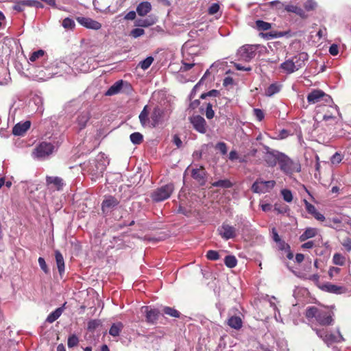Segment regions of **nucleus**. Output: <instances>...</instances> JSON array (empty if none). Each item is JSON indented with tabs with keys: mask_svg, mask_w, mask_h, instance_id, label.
Wrapping results in <instances>:
<instances>
[{
	"mask_svg": "<svg viewBox=\"0 0 351 351\" xmlns=\"http://www.w3.org/2000/svg\"><path fill=\"white\" fill-rule=\"evenodd\" d=\"M305 315L307 319L315 318L316 321L322 326H329L332 324L334 314L328 309L309 306L306 310Z\"/></svg>",
	"mask_w": 351,
	"mask_h": 351,
	"instance_id": "obj_1",
	"label": "nucleus"
},
{
	"mask_svg": "<svg viewBox=\"0 0 351 351\" xmlns=\"http://www.w3.org/2000/svg\"><path fill=\"white\" fill-rule=\"evenodd\" d=\"M278 164L280 170L287 175H291L295 172H300L301 170L299 162L293 161L283 153L280 155Z\"/></svg>",
	"mask_w": 351,
	"mask_h": 351,
	"instance_id": "obj_2",
	"label": "nucleus"
},
{
	"mask_svg": "<svg viewBox=\"0 0 351 351\" xmlns=\"http://www.w3.org/2000/svg\"><path fill=\"white\" fill-rule=\"evenodd\" d=\"M174 190L173 184H167L156 189L151 195L154 202H158L168 199Z\"/></svg>",
	"mask_w": 351,
	"mask_h": 351,
	"instance_id": "obj_3",
	"label": "nucleus"
},
{
	"mask_svg": "<svg viewBox=\"0 0 351 351\" xmlns=\"http://www.w3.org/2000/svg\"><path fill=\"white\" fill-rule=\"evenodd\" d=\"M317 335L321 338L328 346H330L334 343H339L344 341V338L341 335L339 330L338 335L328 334L325 329H313Z\"/></svg>",
	"mask_w": 351,
	"mask_h": 351,
	"instance_id": "obj_4",
	"label": "nucleus"
},
{
	"mask_svg": "<svg viewBox=\"0 0 351 351\" xmlns=\"http://www.w3.org/2000/svg\"><path fill=\"white\" fill-rule=\"evenodd\" d=\"M307 101L309 104H316L320 101H324L328 104L332 103L331 97L319 89L313 90L307 95Z\"/></svg>",
	"mask_w": 351,
	"mask_h": 351,
	"instance_id": "obj_5",
	"label": "nucleus"
},
{
	"mask_svg": "<svg viewBox=\"0 0 351 351\" xmlns=\"http://www.w3.org/2000/svg\"><path fill=\"white\" fill-rule=\"evenodd\" d=\"M257 46L245 45L240 47L237 51V56L240 60L250 62L256 56Z\"/></svg>",
	"mask_w": 351,
	"mask_h": 351,
	"instance_id": "obj_6",
	"label": "nucleus"
},
{
	"mask_svg": "<svg viewBox=\"0 0 351 351\" xmlns=\"http://www.w3.org/2000/svg\"><path fill=\"white\" fill-rule=\"evenodd\" d=\"M276 182L274 180L263 181L257 179L252 186V191L256 193H265L274 188Z\"/></svg>",
	"mask_w": 351,
	"mask_h": 351,
	"instance_id": "obj_7",
	"label": "nucleus"
},
{
	"mask_svg": "<svg viewBox=\"0 0 351 351\" xmlns=\"http://www.w3.org/2000/svg\"><path fill=\"white\" fill-rule=\"evenodd\" d=\"M53 148L54 147L51 143L43 142L36 147L33 154L37 158H44L52 154Z\"/></svg>",
	"mask_w": 351,
	"mask_h": 351,
	"instance_id": "obj_8",
	"label": "nucleus"
},
{
	"mask_svg": "<svg viewBox=\"0 0 351 351\" xmlns=\"http://www.w3.org/2000/svg\"><path fill=\"white\" fill-rule=\"evenodd\" d=\"M217 232L221 238L225 240L234 239L237 236V228L226 223H223L222 225L218 228Z\"/></svg>",
	"mask_w": 351,
	"mask_h": 351,
	"instance_id": "obj_9",
	"label": "nucleus"
},
{
	"mask_svg": "<svg viewBox=\"0 0 351 351\" xmlns=\"http://www.w3.org/2000/svg\"><path fill=\"white\" fill-rule=\"evenodd\" d=\"M240 312L237 308H233L229 311V318L228 319V325L235 330H239L243 326V321L239 316Z\"/></svg>",
	"mask_w": 351,
	"mask_h": 351,
	"instance_id": "obj_10",
	"label": "nucleus"
},
{
	"mask_svg": "<svg viewBox=\"0 0 351 351\" xmlns=\"http://www.w3.org/2000/svg\"><path fill=\"white\" fill-rule=\"evenodd\" d=\"M165 119V111L159 106L154 108L151 113V127L155 128L161 124Z\"/></svg>",
	"mask_w": 351,
	"mask_h": 351,
	"instance_id": "obj_11",
	"label": "nucleus"
},
{
	"mask_svg": "<svg viewBox=\"0 0 351 351\" xmlns=\"http://www.w3.org/2000/svg\"><path fill=\"white\" fill-rule=\"evenodd\" d=\"M119 204V200L114 196H106L101 204L102 212L105 214L110 213Z\"/></svg>",
	"mask_w": 351,
	"mask_h": 351,
	"instance_id": "obj_12",
	"label": "nucleus"
},
{
	"mask_svg": "<svg viewBox=\"0 0 351 351\" xmlns=\"http://www.w3.org/2000/svg\"><path fill=\"white\" fill-rule=\"evenodd\" d=\"M141 312L145 314L146 322L154 324L158 320L160 312L156 308H153L148 306H144L141 308Z\"/></svg>",
	"mask_w": 351,
	"mask_h": 351,
	"instance_id": "obj_13",
	"label": "nucleus"
},
{
	"mask_svg": "<svg viewBox=\"0 0 351 351\" xmlns=\"http://www.w3.org/2000/svg\"><path fill=\"white\" fill-rule=\"evenodd\" d=\"M54 66H56L55 69H60V71H53L51 73H49V76L46 77V78L41 76L39 77V80H45L46 79H49L53 76H62L64 73H68L71 70L70 66L64 62H60L57 63L56 65L52 66V70L54 69Z\"/></svg>",
	"mask_w": 351,
	"mask_h": 351,
	"instance_id": "obj_14",
	"label": "nucleus"
},
{
	"mask_svg": "<svg viewBox=\"0 0 351 351\" xmlns=\"http://www.w3.org/2000/svg\"><path fill=\"white\" fill-rule=\"evenodd\" d=\"M282 154L278 151L270 150L267 147L264 160L269 167H274L279 162L280 155H282Z\"/></svg>",
	"mask_w": 351,
	"mask_h": 351,
	"instance_id": "obj_15",
	"label": "nucleus"
},
{
	"mask_svg": "<svg viewBox=\"0 0 351 351\" xmlns=\"http://www.w3.org/2000/svg\"><path fill=\"white\" fill-rule=\"evenodd\" d=\"M190 122L194 129L199 133L204 134L206 132V122L202 117L199 115L193 116L190 118Z\"/></svg>",
	"mask_w": 351,
	"mask_h": 351,
	"instance_id": "obj_16",
	"label": "nucleus"
},
{
	"mask_svg": "<svg viewBox=\"0 0 351 351\" xmlns=\"http://www.w3.org/2000/svg\"><path fill=\"white\" fill-rule=\"evenodd\" d=\"M76 20L81 25L88 29L98 30L101 27L100 23L88 17L78 16Z\"/></svg>",
	"mask_w": 351,
	"mask_h": 351,
	"instance_id": "obj_17",
	"label": "nucleus"
},
{
	"mask_svg": "<svg viewBox=\"0 0 351 351\" xmlns=\"http://www.w3.org/2000/svg\"><path fill=\"white\" fill-rule=\"evenodd\" d=\"M321 289L326 292L334 294H343L347 292V289L343 286H339L330 282H326L321 287Z\"/></svg>",
	"mask_w": 351,
	"mask_h": 351,
	"instance_id": "obj_18",
	"label": "nucleus"
},
{
	"mask_svg": "<svg viewBox=\"0 0 351 351\" xmlns=\"http://www.w3.org/2000/svg\"><path fill=\"white\" fill-rule=\"evenodd\" d=\"M191 176L201 186L206 183V172L203 167L199 168L193 169L191 170Z\"/></svg>",
	"mask_w": 351,
	"mask_h": 351,
	"instance_id": "obj_19",
	"label": "nucleus"
},
{
	"mask_svg": "<svg viewBox=\"0 0 351 351\" xmlns=\"http://www.w3.org/2000/svg\"><path fill=\"white\" fill-rule=\"evenodd\" d=\"M31 122L26 121L16 124L12 129V134L15 136L23 135L30 128Z\"/></svg>",
	"mask_w": 351,
	"mask_h": 351,
	"instance_id": "obj_20",
	"label": "nucleus"
},
{
	"mask_svg": "<svg viewBox=\"0 0 351 351\" xmlns=\"http://www.w3.org/2000/svg\"><path fill=\"white\" fill-rule=\"evenodd\" d=\"M123 84H125L127 86H130L127 82H124L122 80H118L108 89L105 95L107 96H112L118 94L121 90Z\"/></svg>",
	"mask_w": 351,
	"mask_h": 351,
	"instance_id": "obj_21",
	"label": "nucleus"
},
{
	"mask_svg": "<svg viewBox=\"0 0 351 351\" xmlns=\"http://www.w3.org/2000/svg\"><path fill=\"white\" fill-rule=\"evenodd\" d=\"M190 49H187V45H185L182 49V54L184 56V60H182V66L180 68V71H187L190 70L194 65L193 62H187L186 61L189 60V59L186 57V56H189L191 54Z\"/></svg>",
	"mask_w": 351,
	"mask_h": 351,
	"instance_id": "obj_22",
	"label": "nucleus"
},
{
	"mask_svg": "<svg viewBox=\"0 0 351 351\" xmlns=\"http://www.w3.org/2000/svg\"><path fill=\"white\" fill-rule=\"evenodd\" d=\"M157 18L149 16L146 19H138L134 21V26L140 27H148L157 22Z\"/></svg>",
	"mask_w": 351,
	"mask_h": 351,
	"instance_id": "obj_23",
	"label": "nucleus"
},
{
	"mask_svg": "<svg viewBox=\"0 0 351 351\" xmlns=\"http://www.w3.org/2000/svg\"><path fill=\"white\" fill-rule=\"evenodd\" d=\"M308 56L306 53L302 52L299 54L293 56L291 58L294 64L296 66L298 69L299 70L302 67H303L305 64V62L308 60Z\"/></svg>",
	"mask_w": 351,
	"mask_h": 351,
	"instance_id": "obj_24",
	"label": "nucleus"
},
{
	"mask_svg": "<svg viewBox=\"0 0 351 351\" xmlns=\"http://www.w3.org/2000/svg\"><path fill=\"white\" fill-rule=\"evenodd\" d=\"M152 5L149 1H143L137 5L136 13L140 16H144L152 10Z\"/></svg>",
	"mask_w": 351,
	"mask_h": 351,
	"instance_id": "obj_25",
	"label": "nucleus"
},
{
	"mask_svg": "<svg viewBox=\"0 0 351 351\" xmlns=\"http://www.w3.org/2000/svg\"><path fill=\"white\" fill-rule=\"evenodd\" d=\"M280 68L282 69L287 74H291L294 73L295 71H298V68L294 64L291 59H289L282 62L280 64Z\"/></svg>",
	"mask_w": 351,
	"mask_h": 351,
	"instance_id": "obj_26",
	"label": "nucleus"
},
{
	"mask_svg": "<svg viewBox=\"0 0 351 351\" xmlns=\"http://www.w3.org/2000/svg\"><path fill=\"white\" fill-rule=\"evenodd\" d=\"M66 304V303L65 302L62 306L56 308L54 311L49 313L46 319V321L51 324L58 319L63 313Z\"/></svg>",
	"mask_w": 351,
	"mask_h": 351,
	"instance_id": "obj_27",
	"label": "nucleus"
},
{
	"mask_svg": "<svg viewBox=\"0 0 351 351\" xmlns=\"http://www.w3.org/2000/svg\"><path fill=\"white\" fill-rule=\"evenodd\" d=\"M148 106H145L141 112L139 114V120L141 123V125L144 127L145 126H149L151 127V117L149 118V111L147 110Z\"/></svg>",
	"mask_w": 351,
	"mask_h": 351,
	"instance_id": "obj_28",
	"label": "nucleus"
},
{
	"mask_svg": "<svg viewBox=\"0 0 351 351\" xmlns=\"http://www.w3.org/2000/svg\"><path fill=\"white\" fill-rule=\"evenodd\" d=\"M90 113L88 111L82 112L77 117V122L80 125V129L82 130L85 128L87 122L90 119Z\"/></svg>",
	"mask_w": 351,
	"mask_h": 351,
	"instance_id": "obj_29",
	"label": "nucleus"
},
{
	"mask_svg": "<svg viewBox=\"0 0 351 351\" xmlns=\"http://www.w3.org/2000/svg\"><path fill=\"white\" fill-rule=\"evenodd\" d=\"M55 257L58 272L60 275H62L64 272V261L63 256L59 251L56 250L55 252Z\"/></svg>",
	"mask_w": 351,
	"mask_h": 351,
	"instance_id": "obj_30",
	"label": "nucleus"
},
{
	"mask_svg": "<svg viewBox=\"0 0 351 351\" xmlns=\"http://www.w3.org/2000/svg\"><path fill=\"white\" fill-rule=\"evenodd\" d=\"M317 229L313 228H308L300 236V241H304L308 239L314 237L317 234Z\"/></svg>",
	"mask_w": 351,
	"mask_h": 351,
	"instance_id": "obj_31",
	"label": "nucleus"
},
{
	"mask_svg": "<svg viewBox=\"0 0 351 351\" xmlns=\"http://www.w3.org/2000/svg\"><path fill=\"white\" fill-rule=\"evenodd\" d=\"M46 58V53L43 49H39L38 51H34L32 53L29 58V62H34L36 60H45Z\"/></svg>",
	"mask_w": 351,
	"mask_h": 351,
	"instance_id": "obj_32",
	"label": "nucleus"
},
{
	"mask_svg": "<svg viewBox=\"0 0 351 351\" xmlns=\"http://www.w3.org/2000/svg\"><path fill=\"white\" fill-rule=\"evenodd\" d=\"M123 328V325L121 322H117L112 325L109 330V334L113 337H117L119 335L120 332Z\"/></svg>",
	"mask_w": 351,
	"mask_h": 351,
	"instance_id": "obj_33",
	"label": "nucleus"
},
{
	"mask_svg": "<svg viewBox=\"0 0 351 351\" xmlns=\"http://www.w3.org/2000/svg\"><path fill=\"white\" fill-rule=\"evenodd\" d=\"M47 182L49 184H53L58 190H60L64 184L62 179L59 177H47Z\"/></svg>",
	"mask_w": 351,
	"mask_h": 351,
	"instance_id": "obj_34",
	"label": "nucleus"
},
{
	"mask_svg": "<svg viewBox=\"0 0 351 351\" xmlns=\"http://www.w3.org/2000/svg\"><path fill=\"white\" fill-rule=\"evenodd\" d=\"M165 314L172 317L175 318H178L180 316V313L177 311L176 308L169 307V306H165L162 309Z\"/></svg>",
	"mask_w": 351,
	"mask_h": 351,
	"instance_id": "obj_35",
	"label": "nucleus"
},
{
	"mask_svg": "<svg viewBox=\"0 0 351 351\" xmlns=\"http://www.w3.org/2000/svg\"><path fill=\"white\" fill-rule=\"evenodd\" d=\"M212 186L215 187L228 189L232 187V184L228 180H219L217 182H213Z\"/></svg>",
	"mask_w": 351,
	"mask_h": 351,
	"instance_id": "obj_36",
	"label": "nucleus"
},
{
	"mask_svg": "<svg viewBox=\"0 0 351 351\" xmlns=\"http://www.w3.org/2000/svg\"><path fill=\"white\" fill-rule=\"evenodd\" d=\"M280 90V86L274 83L271 84L265 90V95L271 97L274 94L278 93Z\"/></svg>",
	"mask_w": 351,
	"mask_h": 351,
	"instance_id": "obj_37",
	"label": "nucleus"
},
{
	"mask_svg": "<svg viewBox=\"0 0 351 351\" xmlns=\"http://www.w3.org/2000/svg\"><path fill=\"white\" fill-rule=\"evenodd\" d=\"M225 265L229 268L234 267L237 264V260L234 256L228 255L225 257Z\"/></svg>",
	"mask_w": 351,
	"mask_h": 351,
	"instance_id": "obj_38",
	"label": "nucleus"
},
{
	"mask_svg": "<svg viewBox=\"0 0 351 351\" xmlns=\"http://www.w3.org/2000/svg\"><path fill=\"white\" fill-rule=\"evenodd\" d=\"M131 142L134 145H139L142 143L143 136L140 132H134L130 134Z\"/></svg>",
	"mask_w": 351,
	"mask_h": 351,
	"instance_id": "obj_39",
	"label": "nucleus"
},
{
	"mask_svg": "<svg viewBox=\"0 0 351 351\" xmlns=\"http://www.w3.org/2000/svg\"><path fill=\"white\" fill-rule=\"evenodd\" d=\"M153 62H154V58L152 56H149V57L146 58L145 60L141 61L139 62L138 66L143 70H146L151 66V64H152Z\"/></svg>",
	"mask_w": 351,
	"mask_h": 351,
	"instance_id": "obj_40",
	"label": "nucleus"
},
{
	"mask_svg": "<svg viewBox=\"0 0 351 351\" xmlns=\"http://www.w3.org/2000/svg\"><path fill=\"white\" fill-rule=\"evenodd\" d=\"M256 25L258 30L266 31L271 28V24L267 22H265L262 20H257L256 21Z\"/></svg>",
	"mask_w": 351,
	"mask_h": 351,
	"instance_id": "obj_41",
	"label": "nucleus"
},
{
	"mask_svg": "<svg viewBox=\"0 0 351 351\" xmlns=\"http://www.w3.org/2000/svg\"><path fill=\"white\" fill-rule=\"evenodd\" d=\"M105 169H106V165L98 162L97 164L96 165V170L95 171V169H93L92 171H95L94 175L96 177H99V176H102V174H103Z\"/></svg>",
	"mask_w": 351,
	"mask_h": 351,
	"instance_id": "obj_42",
	"label": "nucleus"
},
{
	"mask_svg": "<svg viewBox=\"0 0 351 351\" xmlns=\"http://www.w3.org/2000/svg\"><path fill=\"white\" fill-rule=\"evenodd\" d=\"M274 210L280 214L287 213L289 210L288 206L285 204H275Z\"/></svg>",
	"mask_w": 351,
	"mask_h": 351,
	"instance_id": "obj_43",
	"label": "nucleus"
},
{
	"mask_svg": "<svg viewBox=\"0 0 351 351\" xmlns=\"http://www.w3.org/2000/svg\"><path fill=\"white\" fill-rule=\"evenodd\" d=\"M332 262L335 265L342 266L345 263V258L340 254H335L332 258Z\"/></svg>",
	"mask_w": 351,
	"mask_h": 351,
	"instance_id": "obj_44",
	"label": "nucleus"
},
{
	"mask_svg": "<svg viewBox=\"0 0 351 351\" xmlns=\"http://www.w3.org/2000/svg\"><path fill=\"white\" fill-rule=\"evenodd\" d=\"M285 10L288 12L296 13L299 15H302L304 12L303 10L296 5H288L285 7Z\"/></svg>",
	"mask_w": 351,
	"mask_h": 351,
	"instance_id": "obj_45",
	"label": "nucleus"
},
{
	"mask_svg": "<svg viewBox=\"0 0 351 351\" xmlns=\"http://www.w3.org/2000/svg\"><path fill=\"white\" fill-rule=\"evenodd\" d=\"M79 343L78 337L75 335H72L68 338V347L73 348L76 346Z\"/></svg>",
	"mask_w": 351,
	"mask_h": 351,
	"instance_id": "obj_46",
	"label": "nucleus"
},
{
	"mask_svg": "<svg viewBox=\"0 0 351 351\" xmlns=\"http://www.w3.org/2000/svg\"><path fill=\"white\" fill-rule=\"evenodd\" d=\"M145 31L142 28H135L133 29L130 33V36L134 38H137L143 35H144Z\"/></svg>",
	"mask_w": 351,
	"mask_h": 351,
	"instance_id": "obj_47",
	"label": "nucleus"
},
{
	"mask_svg": "<svg viewBox=\"0 0 351 351\" xmlns=\"http://www.w3.org/2000/svg\"><path fill=\"white\" fill-rule=\"evenodd\" d=\"M281 194L283 197V199L287 202H291L293 200L292 193L290 190L283 189L281 191Z\"/></svg>",
	"mask_w": 351,
	"mask_h": 351,
	"instance_id": "obj_48",
	"label": "nucleus"
},
{
	"mask_svg": "<svg viewBox=\"0 0 351 351\" xmlns=\"http://www.w3.org/2000/svg\"><path fill=\"white\" fill-rule=\"evenodd\" d=\"M206 258L210 261H217L219 259V254L215 250H208L206 253Z\"/></svg>",
	"mask_w": 351,
	"mask_h": 351,
	"instance_id": "obj_49",
	"label": "nucleus"
},
{
	"mask_svg": "<svg viewBox=\"0 0 351 351\" xmlns=\"http://www.w3.org/2000/svg\"><path fill=\"white\" fill-rule=\"evenodd\" d=\"M62 26L65 29H73L75 27V22L70 18H66L62 21Z\"/></svg>",
	"mask_w": 351,
	"mask_h": 351,
	"instance_id": "obj_50",
	"label": "nucleus"
},
{
	"mask_svg": "<svg viewBox=\"0 0 351 351\" xmlns=\"http://www.w3.org/2000/svg\"><path fill=\"white\" fill-rule=\"evenodd\" d=\"M304 202L305 204L306 210L309 214L313 215L314 213L317 211L315 207L313 204H310L307 200L304 199Z\"/></svg>",
	"mask_w": 351,
	"mask_h": 351,
	"instance_id": "obj_51",
	"label": "nucleus"
},
{
	"mask_svg": "<svg viewBox=\"0 0 351 351\" xmlns=\"http://www.w3.org/2000/svg\"><path fill=\"white\" fill-rule=\"evenodd\" d=\"M214 116H215V112H214V110H213V106L211 104L208 103L206 106V117L207 119H211L214 117Z\"/></svg>",
	"mask_w": 351,
	"mask_h": 351,
	"instance_id": "obj_52",
	"label": "nucleus"
},
{
	"mask_svg": "<svg viewBox=\"0 0 351 351\" xmlns=\"http://www.w3.org/2000/svg\"><path fill=\"white\" fill-rule=\"evenodd\" d=\"M215 148L217 149H218L219 151H220V152L223 155H225L227 154V152H228L227 146H226V144L223 142H219V143H217Z\"/></svg>",
	"mask_w": 351,
	"mask_h": 351,
	"instance_id": "obj_53",
	"label": "nucleus"
},
{
	"mask_svg": "<svg viewBox=\"0 0 351 351\" xmlns=\"http://www.w3.org/2000/svg\"><path fill=\"white\" fill-rule=\"evenodd\" d=\"M38 261V264H39V266L40 267L41 269L45 274H48L49 272V269L46 264L45 259L42 257H39Z\"/></svg>",
	"mask_w": 351,
	"mask_h": 351,
	"instance_id": "obj_54",
	"label": "nucleus"
},
{
	"mask_svg": "<svg viewBox=\"0 0 351 351\" xmlns=\"http://www.w3.org/2000/svg\"><path fill=\"white\" fill-rule=\"evenodd\" d=\"M317 5L316 2L314 0H307L304 3V8L307 11L313 10Z\"/></svg>",
	"mask_w": 351,
	"mask_h": 351,
	"instance_id": "obj_55",
	"label": "nucleus"
},
{
	"mask_svg": "<svg viewBox=\"0 0 351 351\" xmlns=\"http://www.w3.org/2000/svg\"><path fill=\"white\" fill-rule=\"evenodd\" d=\"M100 325V322L97 319L90 320L88 323V330L93 331Z\"/></svg>",
	"mask_w": 351,
	"mask_h": 351,
	"instance_id": "obj_56",
	"label": "nucleus"
},
{
	"mask_svg": "<svg viewBox=\"0 0 351 351\" xmlns=\"http://www.w3.org/2000/svg\"><path fill=\"white\" fill-rule=\"evenodd\" d=\"M219 10V5L217 3H213L208 8V14L210 15L215 14Z\"/></svg>",
	"mask_w": 351,
	"mask_h": 351,
	"instance_id": "obj_57",
	"label": "nucleus"
},
{
	"mask_svg": "<svg viewBox=\"0 0 351 351\" xmlns=\"http://www.w3.org/2000/svg\"><path fill=\"white\" fill-rule=\"evenodd\" d=\"M219 94V91L217 90H211L206 93H203L201 95V99H205L207 96L216 97Z\"/></svg>",
	"mask_w": 351,
	"mask_h": 351,
	"instance_id": "obj_58",
	"label": "nucleus"
},
{
	"mask_svg": "<svg viewBox=\"0 0 351 351\" xmlns=\"http://www.w3.org/2000/svg\"><path fill=\"white\" fill-rule=\"evenodd\" d=\"M340 268L332 267L329 269L328 275L330 278H332L335 275L338 274L340 272Z\"/></svg>",
	"mask_w": 351,
	"mask_h": 351,
	"instance_id": "obj_59",
	"label": "nucleus"
},
{
	"mask_svg": "<svg viewBox=\"0 0 351 351\" xmlns=\"http://www.w3.org/2000/svg\"><path fill=\"white\" fill-rule=\"evenodd\" d=\"M276 243H277L280 250H286L287 249L289 248V245L282 239H280V241H277Z\"/></svg>",
	"mask_w": 351,
	"mask_h": 351,
	"instance_id": "obj_60",
	"label": "nucleus"
},
{
	"mask_svg": "<svg viewBox=\"0 0 351 351\" xmlns=\"http://www.w3.org/2000/svg\"><path fill=\"white\" fill-rule=\"evenodd\" d=\"M136 12L135 11H130L128 14H126L124 16L125 20L128 21H133L136 19Z\"/></svg>",
	"mask_w": 351,
	"mask_h": 351,
	"instance_id": "obj_61",
	"label": "nucleus"
},
{
	"mask_svg": "<svg viewBox=\"0 0 351 351\" xmlns=\"http://www.w3.org/2000/svg\"><path fill=\"white\" fill-rule=\"evenodd\" d=\"M24 5L23 4V1H17L14 5L13 8L14 10L18 11V12H22L24 9Z\"/></svg>",
	"mask_w": 351,
	"mask_h": 351,
	"instance_id": "obj_62",
	"label": "nucleus"
},
{
	"mask_svg": "<svg viewBox=\"0 0 351 351\" xmlns=\"http://www.w3.org/2000/svg\"><path fill=\"white\" fill-rule=\"evenodd\" d=\"M329 53L332 55V56H337L339 53V49H338V46L335 44H332L330 47H329Z\"/></svg>",
	"mask_w": 351,
	"mask_h": 351,
	"instance_id": "obj_63",
	"label": "nucleus"
},
{
	"mask_svg": "<svg viewBox=\"0 0 351 351\" xmlns=\"http://www.w3.org/2000/svg\"><path fill=\"white\" fill-rule=\"evenodd\" d=\"M254 112L258 121H261L264 118V113L261 110L256 108L254 110Z\"/></svg>",
	"mask_w": 351,
	"mask_h": 351,
	"instance_id": "obj_64",
	"label": "nucleus"
}]
</instances>
